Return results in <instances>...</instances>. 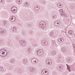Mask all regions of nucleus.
<instances>
[{"label": "nucleus", "instance_id": "obj_1", "mask_svg": "<svg viewBox=\"0 0 75 75\" xmlns=\"http://www.w3.org/2000/svg\"><path fill=\"white\" fill-rule=\"evenodd\" d=\"M44 21H42L39 23V25L40 28H45L46 27V23Z\"/></svg>", "mask_w": 75, "mask_h": 75}, {"label": "nucleus", "instance_id": "obj_2", "mask_svg": "<svg viewBox=\"0 0 75 75\" xmlns=\"http://www.w3.org/2000/svg\"><path fill=\"white\" fill-rule=\"evenodd\" d=\"M36 53L38 54V56H41V55H42L43 51L41 50H38L36 52Z\"/></svg>", "mask_w": 75, "mask_h": 75}, {"label": "nucleus", "instance_id": "obj_3", "mask_svg": "<svg viewBox=\"0 0 75 75\" xmlns=\"http://www.w3.org/2000/svg\"><path fill=\"white\" fill-rule=\"evenodd\" d=\"M42 74V75H48V72L47 71L46 69H44L41 72Z\"/></svg>", "mask_w": 75, "mask_h": 75}, {"label": "nucleus", "instance_id": "obj_4", "mask_svg": "<svg viewBox=\"0 0 75 75\" xmlns=\"http://www.w3.org/2000/svg\"><path fill=\"white\" fill-rule=\"evenodd\" d=\"M0 55L3 57H5L6 56H7V52H6V54H5V52H0Z\"/></svg>", "mask_w": 75, "mask_h": 75}, {"label": "nucleus", "instance_id": "obj_5", "mask_svg": "<svg viewBox=\"0 0 75 75\" xmlns=\"http://www.w3.org/2000/svg\"><path fill=\"white\" fill-rule=\"evenodd\" d=\"M46 63L47 65H51L52 64V61L50 59L46 60Z\"/></svg>", "mask_w": 75, "mask_h": 75}, {"label": "nucleus", "instance_id": "obj_6", "mask_svg": "<svg viewBox=\"0 0 75 75\" xmlns=\"http://www.w3.org/2000/svg\"><path fill=\"white\" fill-rule=\"evenodd\" d=\"M48 42H47V41H46L44 40H42V44L43 45H44V44L45 45H48Z\"/></svg>", "mask_w": 75, "mask_h": 75}, {"label": "nucleus", "instance_id": "obj_7", "mask_svg": "<svg viewBox=\"0 0 75 75\" xmlns=\"http://www.w3.org/2000/svg\"><path fill=\"white\" fill-rule=\"evenodd\" d=\"M5 33H6V30L0 28V34H4Z\"/></svg>", "mask_w": 75, "mask_h": 75}, {"label": "nucleus", "instance_id": "obj_8", "mask_svg": "<svg viewBox=\"0 0 75 75\" xmlns=\"http://www.w3.org/2000/svg\"><path fill=\"white\" fill-rule=\"evenodd\" d=\"M10 21L11 22H14L16 20V18L14 16L11 17L10 18Z\"/></svg>", "mask_w": 75, "mask_h": 75}, {"label": "nucleus", "instance_id": "obj_9", "mask_svg": "<svg viewBox=\"0 0 75 75\" xmlns=\"http://www.w3.org/2000/svg\"><path fill=\"white\" fill-rule=\"evenodd\" d=\"M12 31L13 32H16L17 31V28L16 27H14L12 28Z\"/></svg>", "mask_w": 75, "mask_h": 75}, {"label": "nucleus", "instance_id": "obj_10", "mask_svg": "<svg viewBox=\"0 0 75 75\" xmlns=\"http://www.w3.org/2000/svg\"><path fill=\"white\" fill-rule=\"evenodd\" d=\"M21 40H19V43H20V45H22V46H23V47H24L25 46V45H24V44L25 43V42L24 41L23 42V43H21Z\"/></svg>", "mask_w": 75, "mask_h": 75}, {"label": "nucleus", "instance_id": "obj_11", "mask_svg": "<svg viewBox=\"0 0 75 75\" xmlns=\"http://www.w3.org/2000/svg\"><path fill=\"white\" fill-rule=\"evenodd\" d=\"M59 11L60 12V14H61V16L64 15L65 13H64V11H63V10L61 9L60 10H59Z\"/></svg>", "mask_w": 75, "mask_h": 75}, {"label": "nucleus", "instance_id": "obj_12", "mask_svg": "<svg viewBox=\"0 0 75 75\" xmlns=\"http://www.w3.org/2000/svg\"><path fill=\"white\" fill-rule=\"evenodd\" d=\"M54 24L55 26H59L60 23L57 22V21H56L54 22Z\"/></svg>", "mask_w": 75, "mask_h": 75}, {"label": "nucleus", "instance_id": "obj_13", "mask_svg": "<svg viewBox=\"0 0 75 75\" xmlns=\"http://www.w3.org/2000/svg\"><path fill=\"white\" fill-rule=\"evenodd\" d=\"M40 6H36V7H35V11H38V10H40Z\"/></svg>", "mask_w": 75, "mask_h": 75}, {"label": "nucleus", "instance_id": "obj_14", "mask_svg": "<svg viewBox=\"0 0 75 75\" xmlns=\"http://www.w3.org/2000/svg\"><path fill=\"white\" fill-rule=\"evenodd\" d=\"M37 59H36L35 60H34V59H32L31 60V62L33 64H35V63H36V62H37L36 61H37Z\"/></svg>", "mask_w": 75, "mask_h": 75}, {"label": "nucleus", "instance_id": "obj_15", "mask_svg": "<svg viewBox=\"0 0 75 75\" xmlns=\"http://www.w3.org/2000/svg\"><path fill=\"white\" fill-rule=\"evenodd\" d=\"M57 5L60 8H62V7H63V5H62V4L61 3H58Z\"/></svg>", "mask_w": 75, "mask_h": 75}, {"label": "nucleus", "instance_id": "obj_16", "mask_svg": "<svg viewBox=\"0 0 75 75\" xmlns=\"http://www.w3.org/2000/svg\"><path fill=\"white\" fill-rule=\"evenodd\" d=\"M34 68L33 67H31L29 69V71L31 72H34V71H35V70H34Z\"/></svg>", "mask_w": 75, "mask_h": 75}, {"label": "nucleus", "instance_id": "obj_17", "mask_svg": "<svg viewBox=\"0 0 75 75\" xmlns=\"http://www.w3.org/2000/svg\"><path fill=\"white\" fill-rule=\"evenodd\" d=\"M2 23L3 25H7V21H2Z\"/></svg>", "mask_w": 75, "mask_h": 75}, {"label": "nucleus", "instance_id": "obj_18", "mask_svg": "<svg viewBox=\"0 0 75 75\" xmlns=\"http://www.w3.org/2000/svg\"><path fill=\"white\" fill-rule=\"evenodd\" d=\"M58 41L59 42L61 43H62L64 41V40L63 39V38H62L59 39L58 40Z\"/></svg>", "mask_w": 75, "mask_h": 75}, {"label": "nucleus", "instance_id": "obj_19", "mask_svg": "<svg viewBox=\"0 0 75 75\" xmlns=\"http://www.w3.org/2000/svg\"><path fill=\"white\" fill-rule=\"evenodd\" d=\"M16 3H17L18 4H21L22 3V1L21 0H17Z\"/></svg>", "mask_w": 75, "mask_h": 75}, {"label": "nucleus", "instance_id": "obj_20", "mask_svg": "<svg viewBox=\"0 0 75 75\" xmlns=\"http://www.w3.org/2000/svg\"><path fill=\"white\" fill-rule=\"evenodd\" d=\"M61 51L63 52H65L66 51L65 48L64 47H62V48Z\"/></svg>", "mask_w": 75, "mask_h": 75}, {"label": "nucleus", "instance_id": "obj_21", "mask_svg": "<svg viewBox=\"0 0 75 75\" xmlns=\"http://www.w3.org/2000/svg\"><path fill=\"white\" fill-rule=\"evenodd\" d=\"M27 60L26 59H25H25H24V60H23V62L24 64H26V63H27Z\"/></svg>", "mask_w": 75, "mask_h": 75}, {"label": "nucleus", "instance_id": "obj_22", "mask_svg": "<svg viewBox=\"0 0 75 75\" xmlns=\"http://www.w3.org/2000/svg\"><path fill=\"white\" fill-rule=\"evenodd\" d=\"M24 5L26 7H28V6H29V3H28L27 2H26L25 3H24Z\"/></svg>", "mask_w": 75, "mask_h": 75}, {"label": "nucleus", "instance_id": "obj_23", "mask_svg": "<svg viewBox=\"0 0 75 75\" xmlns=\"http://www.w3.org/2000/svg\"><path fill=\"white\" fill-rule=\"evenodd\" d=\"M67 66V68L68 69V70H69V72H71V70H70V67L68 65L66 64Z\"/></svg>", "mask_w": 75, "mask_h": 75}, {"label": "nucleus", "instance_id": "obj_24", "mask_svg": "<svg viewBox=\"0 0 75 75\" xmlns=\"http://www.w3.org/2000/svg\"><path fill=\"white\" fill-rule=\"evenodd\" d=\"M69 34L71 35H72V33L71 32V30H69L68 32Z\"/></svg>", "mask_w": 75, "mask_h": 75}, {"label": "nucleus", "instance_id": "obj_25", "mask_svg": "<svg viewBox=\"0 0 75 75\" xmlns=\"http://www.w3.org/2000/svg\"><path fill=\"white\" fill-rule=\"evenodd\" d=\"M3 51H6V50L5 49H2L0 50V51L1 52H3Z\"/></svg>", "mask_w": 75, "mask_h": 75}, {"label": "nucleus", "instance_id": "obj_26", "mask_svg": "<svg viewBox=\"0 0 75 75\" xmlns=\"http://www.w3.org/2000/svg\"><path fill=\"white\" fill-rule=\"evenodd\" d=\"M11 11L13 13H16V9H14L13 11V10H11Z\"/></svg>", "mask_w": 75, "mask_h": 75}, {"label": "nucleus", "instance_id": "obj_27", "mask_svg": "<svg viewBox=\"0 0 75 75\" xmlns=\"http://www.w3.org/2000/svg\"><path fill=\"white\" fill-rule=\"evenodd\" d=\"M59 68H60V69H62V70L63 69V66L61 65L60 66H59Z\"/></svg>", "mask_w": 75, "mask_h": 75}, {"label": "nucleus", "instance_id": "obj_28", "mask_svg": "<svg viewBox=\"0 0 75 75\" xmlns=\"http://www.w3.org/2000/svg\"><path fill=\"white\" fill-rule=\"evenodd\" d=\"M11 62L12 64H14V60H13V59H11Z\"/></svg>", "mask_w": 75, "mask_h": 75}, {"label": "nucleus", "instance_id": "obj_29", "mask_svg": "<svg viewBox=\"0 0 75 75\" xmlns=\"http://www.w3.org/2000/svg\"><path fill=\"white\" fill-rule=\"evenodd\" d=\"M4 71V69L3 67H1V70H0V72H3Z\"/></svg>", "mask_w": 75, "mask_h": 75}, {"label": "nucleus", "instance_id": "obj_30", "mask_svg": "<svg viewBox=\"0 0 75 75\" xmlns=\"http://www.w3.org/2000/svg\"><path fill=\"white\" fill-rule=\"evenodd\" d=\"M27 24L28 25V27H31V24H30L28 23H27Z\"/></svg>", "mask_w": 75, "mask_h": 75}, {"label": "nucleus", "instance_id": "obj_31", "mask_svg": "<svg viewBox=\"0 0 75 75\" xmlns=\"http://www.w3.org/2000/svg\"><path fill=\"white\" fill-rule=\"evenodd\" d=\"M53 18H54V19H55V18H57V16L56 15H54V16H53Z\"/></svg>", "mask_w": 75, "mask_h": 75}, {"label": "nucleus", "instance_id": "obj_32", "mask_svg": "<svg viewBox=\"0 0 75 75\" xmlns=\"http://www.w3.org/2000/svg\"><path fill=\"white\" fill-rule=\"evenodd\" d=\"M25 31H23L22 32V34L23 35H25Z\"/></svg>", "mask_w": 75, "mask_h": 75}, {"label": "nucleus", "instance_id": "obj_33", "mask_svg": "<svg viewBox=\"0 0 75 75\" xmlns=\"http://www.w3.org/2000/svg\"><path fill=\"white\" fill-rule=\"evenodd\" d=\"M67 62H71V60L69 59H67Z\"/></svg>", "mask_w": 75, "mask_h": 75}, {"label": "nucleus", "instance_id": "obj_34", "mask_svg": "<svg viewBox=\"0 0 75 75\" xmlns=\"http://www.w3.org/2000/svg\"><path fill=\"white\" fill-rule=\"evenodd\" d=\"M42 3L44 4H46L47 3V2L45 1H43Z\"/></svg>", "mask_w": 75, "mask_h": 75}, {"label": "nucleus", "instance_id": "obj_35", "mask_svg": "<svg viewBox=\"0 0 75 75\" xmlns=\"http://www.w3.org/2000/svg\"><path fill=\"white\" fill-rule=\"evenodd\" d=\"M53 32H50V36H52Z\"/></svg>", "mask_w": 75, "mask_h": 75}, {"label": "nucleus", "instance_id": "obj_36", "mask_svg": "<svg viewBox=\"0 0 75 75\" xmlns=\"http://www.w3.org/2000/svg\"><path fill=\"white\" fill-rule=\"evenodd\" d=\"M3 42V40L0 39V44H1Z\"/></svg>", "mask_w": 75, "mask_h": 75}, {"label": "nucleus", "instance_id": "obj_37", "mask_svg": "<svg viewBox=\"0 0 75 75\" xmlns=\"http://www.w3.org/2000/svg\"><path fill=\"white\" fill-rule=\"evenodd\" d=\"M27 52H28L29 54H30V53H31V52L29 50H27Z\"/></svg>", "mask_w": 75, "mask_h": 75}, {"label": "nucleus", "instance_id": "obj_38", "mask_svg": "<svg viewBox=\"0 0 75 75\" xmlns=\"http://www.w3.org/2000/svg\"><path fill=\"white\" fill-rule=\"evenodd\" d=\"M30 34L31 35H32V34H33V32H30Z\"/></svg>", "mask_w": 75, "mask_h": 75}, {"label": "nucleus", "instance_id": "obj_39", "mask_svg": "<svg viewBox=\"0 0 75 75\" xmlns=\"http://www.w3.org/2000/svg\"><path fill=\"white\" fill-rule=\"evenodd\" d=\"M16 38L17 39V40H18V39H19V36H17V37H16Z\"/></svg>", "mask_w": 75, "mask_h": 75}, {"label": "nucleus", "instance_id": "obj_40", "mask_svg": "<svg viewBox=\"0 0 75 75\" xmlns=\"http://www.w3.org/2000/svg\"><path fill=\"white\" fill-rule=\"evenodd\" d=\"M57 62H58V63H59V59H58L57 60Z\"/></svg>", "mask_w": 75, "mask_h": 75}, {"label": "nucleus", "instance_id": "obj_41", "mask_svg": "<svg viewBox=\"0 0 75 75\" xmlns=\"http://www.w3.org/2000/svg\"><path fill=\"white\" fill-rule=\"evenodd\" d=\"M3 0H0V3H1V2L3 3Z\"/></svg>", "mask_w": 75, "mask_h": 75}, {"label": "nucleus", "instance_id": "obj_42", "mask_svg": "<svg viewBox=\"0 0 75 75\" xmlns=\"http://www.w3.org/2000/svg\"><path fill=\"white\" fill-rule=\"evenodd\" d=\"M24 41L21 40V43H22V44H23V42H24Z\"/></svg>", "mask_w": 75, "mask_h": 75}, {"label": "nucleus", "instance_id": "obj_43", "mask_svg": "<svg viewBox=\"0 0 75 75\" xmlns=\"http://www.w3.org/2000/svg\"><path fill=\"white\" fill-rule=\"evenodd\" d=\"M52 55H54V52L52 53Z\"/></svg>", "mask_w": 75, "mask_h": 75}, {"label": "nucleus", "instance_id": "obj_44", "mask_svg": "<svg viewBox=\"0 0 75 75\" xmlns=\"http://www.w3.org/2000/svg\"><path fill=\"white\" fill-rule=\"evenodd\" d=\"M54 52V55H55V54H56V53H55V52Z\"/></svg>", "mask_w": 75, "mask_h": 75}, {"label": "nucleus", "instance_id": "obj_45", "mask_svg": "<svg viewBox=\"0 0 75 75\" xmlns=\"http://www.w3.org/2000/svg\"><path fill=\"white\" fill-rule=\"evenodd\" d=\"M19 25L20 27H21V24H19Z\"/></svg>", "mask_w": 75, "mask_h": 75}, {"label": "nucleus", "instance_id": "obj_46", "mask_svg": "<svg viewBox=\"0 0 75 75\" xmlns=\"http://www.w3.org/2000/svg\"><path fill=\"white\" fill-rule=\"evenodd\" d=\"M31 50V48H28V50Z\"/></svg>", "mask_w": 75, "mask_h": 75}, {"label": "nucleus", "instance_id": "obj_47", "mask_svg": "<svg viewBox=\"0 0 75 75\" xmlns=\"http://www.w3.org/2000/svg\"><path fill=\"white\" fill-rule=\"evenodd\" d=\"M14 8V7H12L11 8V9H13Z\"/></svg>", "mask_w": 75, "mask_h": 75}, {"label": "nucleus", "instance_id": "obj_48", "mask_svg": "<svg viewBox=\"0 0 75 75\" xmlns=\"http://www.w3.org/2000/svg\"><path fill=\"white\" fill-rule=\"evenodd\" d=\"M10 74H6V75H9Z\"/></svg>", "mask_w": 75, "mask_h": 75}, {"label": "nucleus", "instance_id": "obj_49", "mask_svg": "<svg viewBox=\"0 0 75 75\" xmlns=\"http://www.w3.org/2000/svg\"><path fill=\"white\" fill-rule=\"evenodd\" d=\"M1 69V67H0V70Z\"/></svg>", "mask_w": 75, "mask_h": 75}, {"label": "nucleus", "instance_id": "obj_50", "mask_svg": "<svg viewBox=\"0 0 75 75\" xmlns=\"http://www.w3.org/2000/svg\"><path fill=\"white\" fill-rule=\"evenodd\" d=\"M54 42H52V44H54Z\"/></svg>", "mask_w": 75, "mask_h": 75}, {"label": "nucleus", "instance_id": "obj_51", "mask_svg": "<svg viewBox=\"0 0 75 75\" xmlns=\"http://www.w3.org/2000/svg\"><path fill=\"white\" fill-rule=\"evenodd\" d=\"M59 58H60L61 57H60L59 56Z\"/></svg>", "mask_w": 75, "mask_h": 75}, {"label": "nucleus", "instance_id": "obj_52", "mask_svg": "<svg viewBox=\"0 0 75 75\" xmlns=\"http://www.w3.org/2000/svg\"><path fill=\"white\" fill-rule=\"evenodd\" d=\"M9 75H11V74H9Z\"/></svg>", "mask_w": 75, "mask_h": 75}, {"label": "nucleus", "instance_id": "obj_53", "mask_svg": "<svg viewBox=\"0 0 75 75\" xmlns=\"http://www.w3.org/2000/svg\"><path fill=\"white\" fill-rule=\"evenodd\" d=\"M34 59H36V58H34Z\"/></svg>", "mask_w": 75, "mask_h": 75}, {"label": "nucleus", "instance_id": "obj_54", "mask_svg": "<svg viewBox=\"0 0 75 75\" xmlns=\"http://www.w3.org/2000/svg\"><path fill=\"white\" fill-rule=\"evenodd\" d=\"M69 38H71V37H69Z\"/></svg>", "mask_w": 75, "mask_h": 75}]
</instances>
